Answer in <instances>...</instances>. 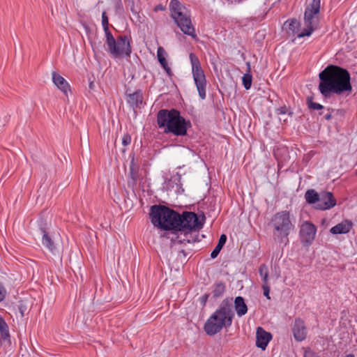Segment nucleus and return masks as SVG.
I'll return each instance as SVG.
<instances>
[{"instance_id":"f257e3e1","label":"nucleus","mask_w":357,"mask_h":357,"mask_svg":"<svg viewBox=\"0 0 357 357\" xmlns=\"http://www.w3.org/2000/svg\"><path fill=\"white\" fill-rule=\"evenodd\" d=\"M150 218L156 227L165 231H179L203 227L197 215L194 212L184 211L181 214L164 205H153L151 207Z\"/></svg>"},{"instance_id":"f03ea898","label":"nucleus","mask_w":357,"mask_h":357,"mask_svg":"<svg viewBox=\"0 0 357 357\" xmlns=\"http://www.w3.org/2000/svg\"><path fill=\"white\" fill-rule=\"evenodd\" d=\"M319 90L324 97H328L331 93L341 95L345 92H351L350 74L344 68L328 65L319 73Z\"/></svg>"},{"instance_id":"7ed1b4c3","label":"nucleus","mask_w":357,"mask_h":357,"mask_svg":"<svg viewBox=\"0 0 357 357\" xmlns=\"http://www.w3.org/2000/svg\"><path fill=\"white\" fill-rule=\"evenodd\" d=\"M321 0H312L306 7L304 13V28L300 30L301 23L296 19L287 20L284 23L285 29L289 34H296L298 38L310 36L312 32L317 29L319 24V11Z\"/></svg>"},{"instance_id":"20e7f679","label":"nucleus","mask_w":357,"mask_h":357,"mask_svg":"<svg viewBox=\"0 0 357 357\" xmlns=\"http://www.w3.org/2000/svg\"><path fill=\"white\" fill-rule=\"evenodd\" d=\"M157 124L160 128H164L165 133H172L176 136H185L191 127L190 121L181 116L174 109H160L157 114Z\"/></svg>"},{"instance_id":"39448f33","label":"nucleus","mask_w":357,"mask_h":357,"mask_svg":"<svg viewBox=\"0 0 357 357\" xmlns=\"http://www.w3.org/2000/svg\"><path fill=\"white\" fill-rule=\"evenodd\" d=\"M234 316L232 310V298L224 299L218 309L209 317L204 324V330L209 335L219 333L223 327H229Z\"/></svg>"},{"instance_id":"423d86ee","label":"nucleus","mask_w":357,"mask_h":357,"mask_svg":"<svg viewBox=\"0 0 357 357\" xmlns=\"http://www.w3.org/2000/svg\"><path fill=\"white\" fill-rule=\"evenodd\" d=\"M102 25L105 35L107 51L114 58L130 56L132 47L128 37L126 35L119 36L115 38L109 29V20L105 11L102 13Z\"/></svg>"},{"instance_id":"0eeeda50","label":"nucleus","mask_w":357,"mask_h":357,"mask_svg":"<svg viewBox=\"0 0 357 357\" xmlns=\"http://www.w3.org/2000/svg\"><path fill=\"white\" fill-rule=\"evenodd\" d=\"M171 17L181 31L192 38H197L195 29L192 25L190 14L188 9L178 0H171L169 3Z\"/></svg>"},{"instance_id":"6e6552de","label":"nucleus","mask_w":357,"mask_h":357,"mask_svg":"<svg viewBox=\"0 0 357 357\" xmlns=\"http://www.w3.org/2000/svg\"><path fill=\"white\" fill-rule=\"evenodd\" d=\"M271 225L273 228V238L278 243L288 241V236L294 228L290 218V213L282 211L275 213L271 219Z\"/></svg>"},{"instance_id":"1a4fd4ad","label":"nucleus","mask_w":357,"mask_h":357,"mask_svg":"<svg viewBox=\"0 0 357 357\" xmlns=\"http://www.w3.org/2000/svg\"><path fill=\"white\" fill-rule=\"evenodd\" d=\"M190 63L192 66V74L197 87L199 96L202 100L206 98L207 80L204 70H202L200 61L198 57L193 53L189 55Z\"/></svg>"},{"instance_id":"9d476101","label":"nucleus","mask_w":357,"mask_h":357,"mask_svg":"<svg viewBox=\"0 0 357 357\" xmlns=\"http://www.w3.org/2000/svg\"><path fill=\"white\" fill-rule=\"evenodd\" d=\"M317 232L316 227L310 222H305L301 227L300 236L303 243L311 244Z\"/></svg>"},{"instance_id":"9b49d317","label":"nucleus","mask_w":357,"mask_h":357,"mask_svg":"<svg viewBox=\"0 0 357 357\" xmlns=\"http://www.w3.org/2000/svg\"><path fill=\"white\" fill-rule=\"evenodd\" d=\"M336 204V199L332 192H321L319 194V202L316 208L320 210H327L333 208Z\"/></svg>"},{"instance_id":"f8f14e48","label":"nucleus","mask_w":357,"mask_h":357,"mask_svg":"<svg viewBox=\"0 0 357 357\" xmlns=\"http://www.w3.org/2000/svg\"><path fill=\"white\" fill-rule=\"evenodd\" d=\"M292 331L295 340L298 342L303 341L307 336V328L305 323L300 318L295 319Z\"/></svg>"},{"instance_id":"ddd939ff","label":"nucleus","mask_w":357,"mask_h":357,"mask_svg":"<svg viewBox=\"0 0 357 357\" xmlns=\"http://www.w3.org/2000/svg\"><path fill=\"white\" fill-rule=\"evenodd\" d=\"M272 335L266 332L261 327H258L256 333V345L257 347L264 350L271 341Z\"/></svg>"},{"instance_id":"4468645a","label":"nucleus","mask_w":357,"mask_h":357,"mask_svg":"<svg viewBox=\"0 0 357 357\" xmlns=\"http://www.w3.org/2000/svg\"><path fill=\"white\" fill-rule=\"evenodd\" d=\"M52 75L54 84L66 96H68V92L70 91V85L68 82L56 72H52Z\"/></svg>"},{"instance_id":"2eb2a0df","label":"nucleus","mask_w":357,"mask_h":357,"mask_svg":"<svg viewBox=\"0 0 357 357\" xmlns=\"http://www.w3.org/2000/svg\"><path fill=\"white\" fill-rule=\"evenodd\" d=\"M353 226L351 220H345L333 227L330 232L333 234H345L349 232Z\"/></svg>"},{"instance_id":"dca6fc26","label":"nucleus","mask_w":357,"mask_h":357,"mask_svg":"<svg viewBox=\"0 0 357 357\" xmlns=\"http://www.w3.org/2000/svg\"><path fill=\"white\" fill-rule=\"evenodd\" d=\"M128 103L133 109L140 107L143 102V94L141 90H137L135 92L128 95Z\"/></svg>"},{"instance_id":"f3484780","label":"nucleus","mask_w":357,"mask_h":357,"mask_svg":"<svg viewBox=\"0 0 357 357\" xmlns=\"http://www.w3.org/2000/svg\"><path fill=\"white\" fill-rule=\"evenodd\" d=\"M0 340L1 342L5 344H10L8 326L1 317H0Z\"/></svg>"},{"instance_id":"a211bd4d","label":"nucleus","mask_w":357,"mask_h":357,"mask_svg":"<svg viewBox=\"0 0 357 357\" xmlns=\"http://www.w3.org/2000/svg\"><path fill=\"white\" fill-rule=\"evenodd\" d=\"M234 307L237 315L241 317L245 315L248 312V307L245 300L241 296H237L234 301Z\"/></svg>"},{"instance_id":"6ab92c4d","label":"nucleus","mask_w":357,"mask_h":357,"mask_svg":"<svg viewBox=\"0 0 357 357\" xmlns=\"http://www.w3.org/2000/svg\"><path fill=\"white\" fill-rule=\"evenodd\" d=\"M172 234V237H169L171 239V245H175L176 244H183L186 245V238L183 236L184 231H173L171 232Z\"/></svg>"},{"instance_id":"aec40b11","label":"nucleus","mask_w":357,"mask_h":357,"mask_svg":"<svg viewBox=\"0 0 357 357\" xmlns=\"http://www.w3.org/2000/svg\"><path fill=\"white\" fill-rule=\"evenodd\" d=\"M202 228V227H196V228L190 229H186L181 230L180 231H184L183 236L186 238V243H194L195 242H196L197 241L198 235L194 236L192 234V231L199 230Z\"/></svg>"},{"instance_id":"412c9836","label":"nucleus","mask_w":357,"mask_h":357,"mask_svg":"<svg viewBox=\"0 0 357 357\" xmlns=\"http://www.w3.org/2000/svg\"><path fill=\"white\" fill-rule=\"evenodd\" d=\"M41 231L43 234L42 239V243L43 245L48 248L50 252L54 253L56 250V248L54 245L53 241H52L51 238L48 236L47 233L45 231V229H41Z\"/></svg>"},{"instance_id":"4be33fe9","label":"nucleus","mask_w":357,"mask_h":357,"mask_svg":"<svg viewBox=\"0 0 357 357\" xmlns=\"http://www.w3.org/2000/svg\"><path fill=\"white\" fill-rule=\"evenodd\" d=\"M227 241V236L225 234H222L219 238V241L218 245L213 249V250L211 253V257L212 259H215L217 257L220 250H222L223 245L225 244Z\"/></svg>"},{"instance_id":"5701e85b","label":"nucleus","mask_w":357,"mask_h":357,"mask_svg":"<svg viewBox=\"0 0 357 357\" xmlns=\"http://www.w3.org/2000/svg\"><path fill=\"white\" fill-rule=\"evenodd\" d=\"M305 197L306 202L309 204H318L319 194H318L314 190H308L305 192Z\"/></svg>"},{"instance_id":"b1692460","label":"nucleus","mask_w":357,"mask_h":357,"mask_svg":"<svg viewBox=\"0 0 357 357\" xmlns=\"http://www.w3.org/2000/svg\"><path fill=\"white\" fill-rule=\"evenodd\" d=\"M129 176L132 180V184H135L138 178V169L135 165L134 158H132L130 162Z\"/></svg>"},{"instance_id":"393cba45","label":"nucleus","mask_w":357,"mask_h":357,"mask_svg":"<svg viewBox=\"0 0 357 357\" xmlns=\"http://www.w3.org/2000/svg\"><path fill=\"white\" fill-rule=\"evenodd\" d=\"M225 291V283L220 282L214 286V289L213 291V296L214 297H220L222 296Z\"/></svg>"},{"instance_id":"a878e982","label":"nucleus","mask_w":357,"mask_h":357,"mask_svg":"<svg viewBox=\"0 0 357 357\" xmlns=\"http://www.w3.org/2000/svg\"><path fill=\"white\" fill-rule=\"evenodd\" d=\"M166 52L163 47H159L157 51L158 60L162 67L167 64V61L165 57Z\"/></svg>"},{"instance_id":"bb28decb","label":"nucleus","mask_w":357,"mask_h":357,"mask_svg":"<svg viewBox=\"0 0 357 357\" xmlns=\"http://www.w3.org/2000/svg\"><path fill=\"white\" fill-rule=\"evenodd\" d=\"M259 273L260 276L262 278L263 282H268V271L267 266L265 264H261L259 266Z\"/></svg>"},{"instance_id":"cd10ccee","label":"nucleus","mask_w":357,"mask_h":357,"mask_svg":"<svg viewBox=\"0 0 357 357\" xmlns=\"http://www.w3.org/2000/svg\"><path fill=\"white\" fill-rule=\"evenodd\" d=\"M243 84L245 89H250L252 85V77L250 73H245L242 78Z\"/></svg>"},{"instance_id":"c85d7f7f","label":"nucleus","mask_w":357,"mask_h":357,"mask_svg":"<svg viewBox=\"0 0 357 357\" xmlns=\"http://www.w3.org/2000/svg\"><path fill=\"white\" fill-rule=\"evenodd\" d=\"M307 104L308 107L311 109L320 110L324 108V106L321 104L313 102L312 97L307 98Z\"/></svg>"},{"instance_id":"c756f323","label":"nucleus","mask_w":357,"mask_h":357,"mask_svg":"<svg viewBox=\"0 0 357 357\" xmlns=\"http://www.w3.org/2000/svg\"><path fill=\"white\" fill-rule=\"evenodd\" d=\"M262 288L264 290V295L268 298L271 299L269 296V292H270V287L268 285V282L264 283L262 285Z\"/></svg>"},{"instance_id":"7c9ffc66","label":"nucleus","mask_w":357,"mask_h":357,"mask_svg":"<svg viewBox=\"0 0 357 357\" xmlns=\"http://www.w3.org/2000/svg\"><path fill=\"white\" fill-rule=\"evenodd\" d=\"M130 142H131V137H130V135H128V134L124 135L123 138H122V144L124 146H127V145L130 144Z\"/></svg>"},{"instance_id":"2f4dec72","label":"nucleus","mask_w":357,"mask_h":357,"mask_svg":"<svg viewBox=\"0 0 357 357\" xmlns=\"http://www.w3.org/2000/svg\"><path fill=\"white\" fill-rule=\"evenodd\" d=\"M277 113L278 114H291V112H289L288 108L286 106L281 107L277 109Z\"/></svg>"},{"instance_id":"473e14b6","label":"nucleus","mask_w":357,"mask_h":357,"mask_svg":"<svg viewBox=\"0 0 357 357\" xmlns=\"http://www.w3.org/2000/svg\"><path fill=\"white\" fill-rule=\"evenodd\" d=\"M304 357H319V356L315 352H314L311 350H307L305 352Z\"/></svg>"},{"instance_id":"72a5a7b5","label":"nucleus","mask_w":357,"mask_h":357,"mask_svg":"<svg viewBox=\"0 0 357 357\" xmlns=\"http://www.w3.org/2000/svg\"><path fill=\"white\" fill-rule=\"evenodd\" d=\"M6 296V290L2 285H0V302L2 301Z\"/></svg>"},{"instance_id":"f704fd0d","label":"nucleus","mask_w":357,"mask_h":357,"mask_svg":"<svg viewBox=\"0 0 357 357\" xmlns=\"http://www.w3.org/2000/svg\"><path fill=\"white\" fill-rule=\"evenodd\" d=\"M112 1L115 4V7L116 9L122 8L121 0H112Z\"/></svg>"},{"instance_id":"c9c22d12","label":"nucleus","mask_w":357,"mask_h":357,"mask_svg":"<svg viewBox=\"0 0 357 357\" xmlns=\"http://www.w3.org/2000/svg\"><path fill=\"white\" fill-rule=\"evenodd\" d=\"M162 68H164V70L166 71V73H167V75L169 76H172V70L169 67L168 64L165 65V67H162Z\"/></svg>"},{"instance_id":"e433bc0d","label":"nucleus","mask_w":357,"mask_h":357,"mask_svg":"<svg viewBox=\"0 0 357 357\" xmlns=\"http://www.w3.org/2000/svg\"><path fill=\"white\" fill-rule=\"evenodd\" d=\"M324 118L326 120H330L332 118V115H331V114H327L325 115Z\"/></svg>"},{"instance_id":"4c0bfd02","label":"nucleus","mask_w":357,"mask_h":357,"mask_svg":"<svg viewBox=\"0 0 357 357\" xmlns=\"http://www.w3.org/2000/svg\"><path fill=\"white\" fill-rule=\"evenodd\" d=\"M19 309H20V313H21V315L23 317V316H24V310H23V307H22V306H20Z\"/></svg>"},{"instance_id":"58836bf2","label":"nucleus","mask_w":357,"mask_h":357,"mask_svg":"<svg viewBox=\"0 0 357 357\" xmlns=\"http://www.w3.org/2000/svg\"><path fill=\"white\" fill-rule=\"evenodd\" d=\"M164 8L162 5H158L156 6L155 10H163Z\"/></svg>"},{"instance_id":"ea45409f","label":"nucleus","mask_w":357,"mask_h":357,"mask_svg":"<svg viewBox=\"0 0 357 357\" xmlns=\"http://www.w3.org/2000/svg\"><path fill=\"white\" fill-rule=\"evenodd\" d=\"M207 297H208V296H207V295H204V296H203L202 297V301H203V302H204V303H205V302L206 301V300H207Z\"/></svg>"},{"instance_id":"a19ab883","label":"nucleus","mask_w":357,"mask_h":357,"mask_svg":"<svg viewBox=\"0 0 357 357\" xmlns=\"http://www.w3.org/2000/svg\"><path fill=\"white\" fill-rule=\"evenodd\" d=\"M181 252H182L184 256H186L185 253V251L183 250H181Z\"/></svg>"}]
</instances>
